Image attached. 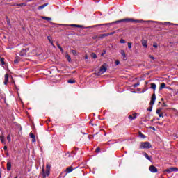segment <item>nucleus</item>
Wrapping results in <instances>:
<instances>
[{
	"label": "nucleus",
	"mask_w": 178,
	"mask_h": 178,
	"mask_svg": "<svg viewBox=\"0 0 178 178\" xmlns=\"http://www.w3.org/2000/svg\"><path fill=\"white\" fill-rule=\"evenodd\" d=\"M151 129H152L153 130H155V127H151Z\"/></svg>",
	"instance_id": "6e6d98bb"
},
{
	"label": "nucleus",
	"mask_w": 178,
	"mask_h": 178,
	"mask_svg": "<svg viewBox=\"0 0 178 178\" xmlns=\"http://www.w3.org/2000/svg\"><path fill=\"white\" fill-rule=\"evenodd\" d=\"M47 40H48L49 42H50L51 45H53L54 40H52V39L51 38L50 36L47 37Z\"/></svg>",
	"instance_id": "b1692460"
},
{
	"label": "nucleus",
	"mask_w": 178,
	"mask_h": 178,
	"mask_svg": "<svg viewBox=\"0 0 178 178\" xmlns=\"http://www.w3.org/2000/svg\"><path fill=\"white\" fill-rule=\"evenodd\" d=\"M52 45V47H54V48H55V44H54V43H53V44H51Z\"/></svg>",
	"instance_id": "5fc2aeb1"
},
{
	"label": "nucleus",
	"mask_w": 178,
	"mask_h": 178,
	"mask_svg": "<svg viewBox=\"0 0 178 178\" xmlns=\"http://www.w3.org/2000/svg\"><path fill=\"white\" fill-rule=\"evenodd\" d=\"M85 59H88V55H86V56H85Z\"/></svg>",
	"instance_id": "603ef678"
},
{
	"label": "nucleus",
	"mask_w": 178,
	"mask_h": 178,
	"mask_svg": "<svg viewBox=\"0 0 178 178\" xmlns=\"http://www.w3.org/2000/svg\"><path fill=\"white\" fill-rule=\"evenodd\" d=\"M159 118H163V115H162V113L159 114Z\"/></svg>",
	"instance_id": "de8ad7c7"
},
{
	"label": "nucleus",
	"mask_w": 178,
	"mask_h": 178,
	"mask_svg": "<svg viewBox=\"0 0 178 178\" xmlns=\"http://www.w3.org/2000/svg\"><path fill=\"white\" fill-rule=\"evenodd\" d=\"M0 140L2 143V144H6V142H5V136H3V135L0 136Z\"/></svg>",
	"instance_id": "aec40b11"
},
{
	"label": "nucleus",
	"mask_w": 178,
	"mask_h": 178,
	"mask_svg": "<svg viewBox=\"0 0 178 178\" xmlns=\"http://www.w3.org/2000/svg\"><path fill=\"white\" fill-rule=\"evenodd\" d=\"M46 6H48V3H44L42 6H40L38 9V10H41L42 9H44V8H45Z\"/></svg>",
	"instance_id": "dca6fc26"
},
{
	"label": "nucleus",
	"mask_w": 178,
	"mask_h": 178,
	"mask_svg": "<svg viewBox=\"0 0 178 178\" xmlns=\"http://www.w3.org/2000/svg\"><path fill=\"white\" fill-rule=\"evenodd\" d=\"M65 58L68 62H72V58H70V56H69V54L66 53Z\"/></svg>",
	"instance_id": "6ab92c4d"
},
{
	"label": "nucleus",
	"mask_w": 178,
	"mask_h": 178,
	"mask_svg": "<svg viewBox=\"0 0 178 178\" xmlns=\"http://www.w3.org/2000/svg\"><path fill=\"white\" fill-rule=\"evenodd\" d=\"M71 52L74 56H77V51L76 50H72Z\"/></svg>",
	"instance_id": "c756f323"
},
{
	"label": "nucleus",
	"mask_w": 178,
	"mask_h": 178,
	"mask_svg": "<svg viewBox=\"0 0 178 178\" xmlns=\"http://www.w3.org/2000/svg\"><path fill=\"white\" fill-rule=\"evenodd\" d=\"M107 64L106 63H104V65H102L100 67V69L98 72V74H104V73H105V72H106L108 67H106Z\"/></svg>",
	"instance_id": "7ed1b4c3"
},
{
	"label": "nucleus",
	"mask_w": 178,
	"mask_h": 178,
	"mask_svg": "<svg viewBox=\"0 0 178 178\" xmlns=\"http://www.w3.org/2000/svg\"><path fill=\"white\" fill-rule=\"evenodd\" d=\"M3 149H4V151H6V149H8V147L7 146H4Z\"/></svg>",
	"instance_id": "09e8293b"
},
{
	"label": "nucleus",
	"mask_w": 178,
	"mask_h": 178,
	"mask_svg": "<svg viewBox=\"0 0 178 178\" xmlns=\"http://www.w3.org/2000/svg\"><path fill=\"white\" fill-rule=\"evenodd\" d=\"M120 54H121L122 58H124V60H127V57L126 56V53L124 52V50H121Z\"/></svg>",
	"instance_id": "f8f14e48"
},
{
	"label": "nucleus",
	"mask_w": 178,
	"mask_h": 178,
	"mask_svg": "<svg viewBox=\"0 0 178 178\" xmlns=\"http://www.w3.org/2000/svg\"><path fill=\"white\" fill-rule=\"evenodd\" d=\"M7 140L9 141V143H10V141H11V138H10V135H8V136H7Z\"/></svg>",
	"instance_id": "e433bc0d"
},
{
	"label": "nucleus",
	"mask_w": 178,
	"mask_h": 178,
	"mask_svg": "<svg viewBox=\"0 0 178 178\" xmlns=\"http://www.w3.org/2000/svg\"><path fill=\"white\" fill-rule=\"evenodd\" d=\"M57 47L60 49V52H63V49L60 47V44H57Z\"/></svg>",
	"instance_id": "7c9ffc66"
},
{
	"label": "nucleus",
	"mask_w": 178,
	"mask_h": 178,
	"mask_svg": "<svg viewBox=\"0 0 178 178\" xmlns=\"http://www.w3.org/2000/svg\"><path fill=\"white\" fill-rule=\"evenodd\" d=\"M144 156L147 159V161H149V162H152V160L151 159V157L147 154L146 152L143 153Z\"/></svg>",
	"instance_id": "ddd939ff"
},
{
	"label": "nucleus",
	"mask_w": 178,
	"mask_h": 178,
	"mask_svg": "<svg viewBox=\"0 0 178 178\" xmlns=\"http://www.w3.org/2000/svg\"><path fill=\"white\" fill-rule=\"evenodd\" d=\"M71 27H78L79 29H82L83 26L81 25H77V24H70Z\"/></svg>",
	"instance_id": "412c9836"
},
{
	"label": "nucleus",
	"mask_w": 178,
	"mask_h": 178,
	"mask_svg": "<svg viewBox=\"0 0 178 178\" xmlns=\"http://www.w3.org/2000/svg\"><path fill=\"white\" fill-rule=\"evenodd\" d=\"M150 59H152L153 60L155 59V58L152 56H149Z\"/></svg>",
	"instance_id": "49530a36"
},
{
	"label": "nucleus",
	"mask_w": 178,
	"mask_h": 178,
	"mask_svg": "<svg viewBox=\"0 0 178 178\" xmlns=\"http://www.w3.org/2000/svg\"><path fill=\"white\" fill-rule=\"evenodd\" d=\"M0 65L1 66L5 65V58H0Z\"/></svg>",
	"instance_id": "a211bd4d"
},
{
	"label": "nucleus",
	"mask_w": 178,
	"mask_h": 178,
	"mask_svg": "<svg viewBox=\"0 0 178 178\" xmlns=\"http://www.w3.org/2000/svg\"><path fill=\"white\" fill-rule=\"evenodd\" d=\"M46 168H47V170H49H49H51V166H49V164H47Z\"/></svg>",
	"instance_id": "f704fd0d"
},
{
	"label": "nucleus",
	"mask_w": 178,
	"mask_h": 178,
	"mask_svg": "<svg viewBox=\"0 0 178 178\" xmlns=\"http://www.w3.org/2000/svg\"><path fill=\"white\" fill-rule=\"evenodd\" d=\"M151 88H152V90H156V84L151 83Z\"/></svg>",
	"instance_id": "c85d7f7f"
},
{
	"label": "nucleus",
	"mask_w": 178,
	"mask_h": 178,
	"mask_svg": "<svg viewBox=\"0 0 178 178\" xmlns=\"http://www.w3.org/2000/svg\"><path fill=\"white\" fill-rule=\"evenodd\" d=\"M92 56L93 59H97V54H92Z\"/></svg>",
	"instance_id": "4c0bfd02"
},
{
	"label": "nucleus",
	"mask_w": 178,
	"mask_h": 178,
	"mask_svg": "<svg viewBox=\"0 0 178 178\" xmlns=\"http://www.w3.org/2000/svg\"><path fill=\"white\" fill-rule=\"evenodd\" d=\"M165 172H167V173H172V172H178V168L176 167H172L165 170Z\"/></svg>",
	"instance_id": "39448f33"
},
{
	"label": "nucleus",
	"mask_w": 178,
	"mask_h": 178,
	"mask_svg": "<svg viewBox=\"0 0 178 178\" xmlns=\"http://www.w3.org/2000/svg\"><path fill=\"white\" fill-rule=\"evenodd\" d=\"M67 83H69L70 84H74V83H76V81L73 79H70L67 81Z\"/></svg>",
	"instance_id": "bb28decb"
},
{
	"label": "nucleus",
	"mask_w": 178,
	"mask_h": 178,
	"mask_svg": "<svg viewBox=\"0 0 178 178\" xmlns=\"http://www.w3.org/2000/svg\"><path fill=\"white\" fill-rule=\"evenodd\" d=\"M9 83V74H6L4 76V85L6 86Z\"/></svg>",
	"instance_id": "6e6552de"
},
{
	"label": "nucleus",
	"mask_w": 178,
	"mask_h": 178,
	"mask_svg": "<svg viewBox=\"0 0 178 178\" xmlns=\"http://www.w3.org/2000/svg\"><path fill=\"white\" fill-rule=\"evenodd\" d=\"M120 61H119V60L115 61L116 66H118V65H120Z\"/></svg>",
	"instance_id": "a18cd8bd"
},
{
	"label": "nucleus",
	"mask_w": 178,
	"mask_h": 178,
	"mask_svg": "<svg viewBox=\"0 0 178 178\" xmlns=\"http://www.w3.org/2000/svg\"><path fill=\"white\" fill-rule=\"evenodd\" d=\"M124 22H134L135 23H143L144 20H138V19H133L131 18H126L123 19L117 20L115 22H111V23H106V24H100L97 25L90 26L88 27H86V29H94V27H99L100 26H112V24H116L118 23H123Z\"/></svg>",
	"instance_id": "f257e3e1"
},
{
	"label": "nucleus",
	"mask_w": 178,
	"mask_h": 178,
	"mask_svg": "<svg viewBox=\"0 0 178 178\" xmlns=\"http://www.w3.org/2000/svg\"><path fill=\"white\" fill-rule=\"evenodd\" d=\"M12 170V163L10 161L7 162V170L10 171Z\"/></svg>",
	"instance_id": "4468645a"
},
{
	"label": "nucleus",
	"mask_w": 178,
	"mask_h": 178,
	"mask_svg": "<svg viewBox=\"0 0 178 178\" xmlns=\"http://www.w3.org/2000/svg\"><path fill=\"white\" fill-rule=\"evenodd\" d=\"M152 147L149 142H141L139 145L140 149H149Z\"/></svg>",
	"instance_id": "f03ea898"
},
{
	"label": "nucleus",
	"mask_w": 178,
	"mask_h": 178,
	"mask_svg": "<svg viewBox=\"0 0 178 178\" xmlns=\"http://www.w3.org/2000/svg\"><path fill=\"white\" fill-rule=\"evenodd\" d=\"M17 6H27V4L26 3H22L17 4Z\"/></svg>",
	"instance_id": "473e14b6"
},
{
	"label": "nucleus",
	"mask_w": 178,
	"mask_h": 178,
	"mask_svg": "<svg viewBox=\"0 0 178 178\" xmlns=\"http://www.w3.org/2000/svg\"><path fill=\"white\" fill-rule=\"evenodd\" d=\"M120 44H126V40H124V39H121L120 40Z\"/></svg>",
	"instance_id": "72a5a7b5"
},
{
	"label": "nucleus",
	"mask_w": 178,
	"mask_h": 178,
	"mask_svg": "<svg viewBox=\"0 0 178 178\" xmlns=\"http://www.w3.org/2000/svg\"><path fill=\"white\" fill-rule=\"evenodd\" d=\"M155 101H156V96L155 95V93H154L151 97V101H150L151 106H152L154 104H155Z\"/></svg>",
	"instance_id": "423d86ee"
},
{
	"label": "nucleus",
	"mask_w": 178,
	"mask_h": 178,
	"mask_svg": "<svg viewBox=\"0 0 178 178\" xmlns=\"http://www.w3.org/2000/svg\"><path fill=\"white\" fill-rule=\"evenodd\" d=\"M128 48L129 49H131V42H128Z\"/></svg>",
	"instance_id": "79ce46f5"
},
{
	"label": "nucleus",
	"mask_w": 178,
	"mask_h": 178,
	"mask_svg": "<svg viewBox=\"0 0 178 178\" xmlns=\"http://www.w3.org/2000/svg\"><path fill=\"white\" fill-rule=\"evenodd\" d=\"M147 22H149V23H156L157 24H163L162 22H157V21H146Z\"/></svg>",
	"instance_id": "a878e982"
},
{
	"label": "nucleus",
	"mask_w": 178,
	"mask_h": 178,
	"mask_svg": "<svg viewBox=\"0 0 178 178\" xmlns=\"http://www.w3.org/2000/svg\"><path fill=\"white\" fill-rule=\"evenodd\" d=\"M105 37H108V33H104V34L99 35V38H104Z\"/></svg>",
	"instance_id": "4be33fe9"
},
{
	"label": "nucleus",
	"mask_w": 178,
	"mask_h": 178,
	"mask_svg": "<svg viewBox=\"0 0 178 178\" xmlns=\"http://www.w3.org/2000/svg\"><path fill=\"white\" fill-rule=\"evenodd\" d=\"M153 47L154 48H158V43H154Z\"/></svg>",
	"instance_id": "ea45409f"
},
{
	"label": "nucleus",
	"mask_w": 178,
	"mask_h": 178,
	"mask_svg": "<svg viewBox=\"0 0 178 178\" xmlns=\"http://www.w3.org/2000/svg\"><path fill=\"white\" fill-rule=\"evenodd\" d=\"M149 170L152 173H156L158 172V168H156V167H155L154 165H150L149 168Z\"/></svg>",
	"instance_id": "0eeeda50"
},
{
	"label": "nucleus",
	"mask_w": 178,
	"mask_h": 178,
	"mask_svg": "<svg viewBox=\"0 0 178 178\" xmlns=\"http://www.w3.org/2000/svg\"><path fill=\"white\" fill-rule=\"evenodd\" d=\"M132 118H134V113L133 114Z\"/></svg>",
	"instance_id": "4d7b16f0"
},
{
	"label": "nucleus",
	"mask_w": 178,
	"mask_h": 178,
	"mask_svg": "<svg viewBox=\"0 0 178 178\" xmlns=\"http://www.w3.org/2000/svg\"><path fill=\"white\" fill-rule=\"evenodd\" d=\"M101 152V148L97 147L95 150V152Z\"/></svg>",
	"instance_id": "a19ab883"
},
{
	"label": "nucleus",
	"mask_w": 178,
	"mask_h": 178,
	"mask_svg": "<svg viewBox=\"0 0 178 178\" xmlns=\"http://www.w3.org/2000/svg\"><path fill=\"white\" fill-rule=\"evenodd\" d=\"M30 137H31V138H32L33 143H35V136L34 135V134L31 133Z\"/></svg>",
	"instance_id": "f3484780"
},
{
	"label": "nucleus",
	"mask_w": 178,
	"mask_h": 178,
	"mask_svg": "<svg viewBox=\"0 0 178 178\" xmlns=\"http://www.w3.org/2000/svg\"><path fill=\"white\" fill-rule=\"evenodd\" d=\"M74 155H76V152H71V156H74Z\"/></svg>",
	"instance_id": "c03bdc74"
},
{
	"label": "nucleus",
	"mask_w": 178,
	"mask_h": 178,
	"mask_svg": "<svg viewBox=\"0 0 178 178\" xmlns=\"http://www.w3.org/2000/svg\"><path fill=\"white\" fill-rule=\"evenodd\" d=\"M148 111H150V112H151V111H152V107H151L150 108H149Z\"/></svg>",
	"instance_id": "864d4df0"
},
{
	"label": "nucleus",
	"mask_w": 178,
	"mask_h": 178,
	"mask_svg": "<svg viewBox=\"0 0 178 178\" xmlns=\"http://www.w3.org/2000/svg\"><path fill=\"white\" fill-rule=\"evenodd\" d=\"M138 137H140V138H145V135L143 134L141 132H138Z\"/></svg>",
	"instance_id": "393cba45"
},
{
	"label": "nucleus",
	"mask_w": 178,
	"mask_h": 178,
	"mask_svg": "<svg viewBox=\"0 0 178 178\" xmlns=\"http://www.w3.org/2000/svg\"><path fill=\"white\" fill-rule=\"evenodd\" d=\"M138 86H140V82H138L135 84L133 85L134 88H137V87H138Z\"/></svg>",
	"instance_id": "2f4dec72"
},
{
	"label": "nucleus",
	"mask_w": 178,
	"mask_h": 178,
	"mask_svg": "<svg viewBox=\"0 0 178 178\" xmlns=\"http://www.w3.org/2000/svg\"><path fill=\"white\" fill-rule=\"evenodd\" d=\"M26 54H27L26 49H22L19 53V55L20 56H26Z\"/></svg>",
	"instance_id": "9d476101"
},
{
	"label": "nucleus",
	"mask_w": 178,
	"mask_h": 178,
	"mask_svg": "<svg viewBox=\"0 0 178 178\" xmlns=\"http://www.w3.org/2000/svg\"><path fill=\"white\" fill-rule=\"evenodd\" d=\"M74 169H76V168H73V167L70 166V167L67 168L66 172H67V173H72V172H73V170H74Z\"/></svg>",
	"instance_id": "9b49d317"
},
{
	"label": "nucleus",
	"mask_w": 178,
	"mask_h": 178,
	"mask_svg": "<svg viewBox=\"0 0 178 178\" xmlns=\"http://www.w3.org/2000/svg\"><path fill=\"white\" fill-rule=\"evenodd\" d=\"M137 118V113H134V117H133V115H130L128 116V119H129L130 120H134V119H136Z\"/></svg>",
	"instance_id": "2eb2a0df"
},
{
	"label": "nucleus",
	"mask_w": 178,
	"mask_h": 178,
	"mask_svg": "<svg viewBox=\"0 0 178 178\" xmlns=\"http://www.w3.org/2000/svg\"><path fill=\"white\" fill-rule=\"evenodd\" d=\"M42 19L43 20H48V22L52 20V19L51 17H42Z\"/></svg>",
	"instance_id": "5701e85b"
},
{
	"label": "nucleus",
	"mask_w": 178,
	"mask_h": 178,
	"mask_svg": "<svg viewBox=\"0 0 178 178\" xmlns=\"http://www.w3.org/2000/svg\"><path fill=\"white\" fill-rule=\"evenodd\" d=\"M113 34H115V32L108 33H107V37L109 36V35H112Z\"/></svg>",
	"instance_id": "58836bf2"
},
{
	"label": "nucleus",
	"mask_w": 178,
	"mask_h": 178,
	"mask_svg": "<svg viewBox=\"0 0 178 178\" xmlns=\"http://www.w3.org/2000/svg\"><path fill=\"white\" fill-rule=\"evenodd\" d=\"M42 178H47L48 176H49V170H46L44 168V167L42 169Z\"/></svg>",
	"instance_id": "20e7f679"
},
{
	"label": "nucleus",
	"mask_w": 178,
	"mask_h": 178,
	"mask_svg": "<svg viewBox=\"0 0 178 178\" xmlns=\"http://www.w3.org/2000/svg\"><path fill=\"white\" fill-rule=\"evenodd\" d=\"M106 51H104V53H102V56H104V55H105Z\"/></svg>",
	"instance_id": "3c124183"
},
{
	"label": "nucleus",
	"mask_w": 178,
	"mask_h": 178,
	"mask_svg": "<svg viewBox=\"0 0 178 178\" xmlns=\"http://www.w3.org/2000/svg\"><path fill=\"white\" fill-rule=\"evenodd\" d=\"M165 87H166V84L165 83H162L160 86V90H163Z\"/></svg>",
	"instance_id": "cd10ccee"
},
{
	"label": "nucleus",
	"mask_w": 178,
	"mask_h": 178,
	"mask_svg": "<svg viewBox=\"0 0 178 178\" xmlns=\"http://www.w3.org/2000/svg\"><path fill=\"white\" fill-rule=\"evenodd\" d=\"M59 26H62V24H59Z\"/></svg>",
	"instance_id": "13d9d810"
},
{
	"label": "nucleus",
	"mask_w": 178,
	"mask_h": 178,
	"mask_svg": "<svg viewBox=\"0 0 178 178\" xmlns=\"http://www.w3.org/2000/svg\"><path fill=\"white\" fill-rule=\"evenodd\" d=\"M164 24H170V22H164Z\"/></svg>",
	"instance_id": "8fccbe9b"
},
{
	"label": "nucleus",
	"mask_w": 178,
	"mask_h": 178,
	"mask_svg": "<svg viewBox=\"0 0 178 178\" xmlns=\"http://www.w3.org/2000/svg\"><path fill=\"white\" fill-rule=\"evenodd\" d=\"M156 113L159 115L161 113V109H157Z\"/></svg>",
	"instance_id": "37998d69"
},
{
	"label": "nucleus",
	"mask_w": 178,
	"mask_h": 178,
	"mask_svg": "<svg viewBox=\"0 0 178 178\" xmlns=\"http://www.w3.org/2000/svg\"><path fill=\"white\" fill-rule=\"evenodd\" d=\"M6 19H7V24L8 26H10V21H9V17H6Z\"/></svg>",
	"instance_id": "c9c22d12"
},
{
	"label": "nucleus",
	"mask_w": 178,
	"mask_h": 178,
	"mask_svg": "<svg viewBox=\"0 0 178 178\" xmlns=\"http://www.w3.org/2000/svg\"><path fill=\"white\" fill-rule=\"evenodd\" d=\"M142 45H143V47H144V48H147L148 47V41L147 40H143Z\"/></svg>",
	"instance_id": "1a4fd4ad"
}]
</instances>
